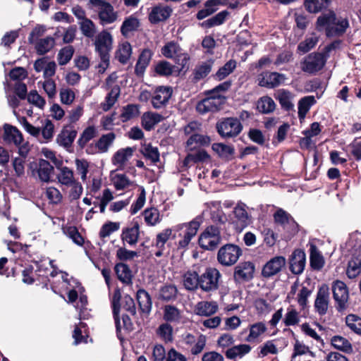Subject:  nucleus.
I'll return each instance as SVG.
<instances>
[{
    "mask_svg": "<svg viewBox=\"0 0 361 361\" xmlns=\"http://www.w3.org/2000/svg\"><path fill=\"white\" fill-rule=\"evenodd\" d=\"M172 94V89L169 87H158L152 97V104L154 109L165 106Z\"/></svg>",
    "mask_w": 361,
    "mask_h": 361,
    "instance_id": "6ab92c4d",
    "label": "nucleus"
},
{
    "mask_svg": "<svg viewBox=\"0 0 361 361\" xmlns=\"http://www.w3.org/2000/svg\"><path fill=\"white\" fill-rule=\"evenodd\" d=\"M275 98L279 102L281 107L286 110L290 111L293 108V104L291 100L293 98L292 93L286 90L280 89L275 93Z\"/></svg>",
    "mask_w": 361,
    "mask_h": 361,
    "instance_id": "c85d7f7f",
    "label": "nucleus"
},
{
    "mask_svg": "<svg viewBox=\"0 0 361 361\" xmlns=\"http://www.w3.org/2000/svg\"><path fill=\"white\" fill-rule=\"evenodd\" d=\"M4 140L7 144H14L16 146L20 145L23 142V135L16 128L8 124L4 126Z\"/></svg>",
    "mask_w": 361,
    "mask_h": 361,
    "instance_id": "4be33fe9",
    "label": "nucleus"
},
{
    "mask_svg": "<svg viewBox=\"0 0 361 361\" xmlns=\"http://www.w3.org/2000/svg\"><path fill=\"white\" fill-rule=\"evenodd\" d=\"M317 24L319 26H326V32L328 36H337L341 35L345 32L348 26V21L343 19L337 23L335 13L329 11L317 18Z\"/></svg>",
    "mask_w": 361,
    "mask_h": 361,
    "instance_id": "f03ea898",
    "label": "nucleus"
},
{
    "mask_svg": "<svg viewBox=\"0 0 361 361\" xmlns=\"http://www.w3.org/2000/svg\"><path fill=\"white\" fill-rule=\"evenodd\" d=\"M77 135V131L73 129H64L57 137V142L64 147L70 146Z\"/></svg>",
    "mask_w": 361,
    "mask_h": 361,
    "instance_id": "a18cd8bd",
    "label": "nucleus"
},
{
    "mask_svg": "<svg viewBox=\"0 0 361 361\" xmlns=\"http://www.w3.org/2000/svg\"><path fill=\"white\" fill-rule=\"evenodd\" d=\"M163 119V116L158 114L154 112H145L142 114L141 120H142V126L146 130H151L154 127L161 121Z\"/></svg>",
    "mask_w": 361,
    "mask_h": 361,
    "instance_id": "cd10ccee",
    "label": "nucleus"
},
{
    "mask_svg": "<svg viewBox=\"0 0 361 361\" xmlns=\"http://www.w3.org/2000/svg\"><path fill=\"white\" fill-rule=\"evenodd\" d=\"M267 330L266 326L262 322L255 323L250 326V334L246 338V341L252 342Z\"/></svg>",
    "mask_w": 361,
    "mask_h": 361,
    "instance_id": "338daca9",
    "label": "nucleus"
},
{
    "mask_svg": "<svg viewBox=\"0 0 361 361\" xmlns=\"http://www.w3.org/2000/svg\"><path fill=\"white\" fill-rule=\"evenodd\" d=\"M74 49L72 46H67L62 48L57 56L59 64L64 66L67 64L73 57Z\"/></svg>",
    "mask_w": 361,
    "mask_h": 361,
    "instance_id": "0e129e2a",
    "label": "nucleus"
},
{
    "mask_svg": "<svg viewBox=\"0 0 361 361\" xmlns=\"http://www.w3.org/2000/svg\"><path fill=\"white\" fill-rule=\"evenodd\" d=\"M242 255L241 249L233 244H226L221 247L217 254L218 262L224 266L234 264Z\"/></svg>",
    "mask_w": 361,
    "mask_h": 361,
    "instance_id": "0eeeda50",
    "label": "nucleus"
},
{
    "mask_svg": "<svg viewBox=\"0 0 361 361\" xmlns=\"http://www.w3.org/2000/svg\"><path fill=\"white\" fill-rule=\"evenodd\" d=\"M30 168L33 176L37 173L39 179L45 183L50 180V176L54 171V167L45 159H40L38 163H31Z\"/></svg>",
    "mask_w": 361,
    "mask_h": 361,
    "instance_id": "2eb2a0df",
    "label": "nucleus"
},
{
    "mask_svg": "<svg viewBox=\"0 0 361 361\" xmlns=\"http://www.w3.org/2000/svg\"><path fill=\"white\" fill-rule=\"evenodd\" d=\"M329 305V289L326 285H322L318 290L314 307L319 316L325 315Z\"/></svg>",
    "mask_w": 361,
    "mask_h": 361,
    "instance_id": "ddd939ff",
    "label": "nucleus"
},
{
    "mask_svg": "<svg viewBox=\"0 0 361 361\" xmlns=\"http://www.w3.org/2000/svg\"><path fill=\"white\" fill-rule=\"evenodd\" d=\"M135 149L130 147L118 149L112 157L113 164L119 169H123L132 158Z\"/></svg>",
    "mask_w": 361,
    "mask_h": 361,
    "instance_id": "aec40b11",
    "label": "nucleus"
},
{
    "mask_svg": "<svg viewBox=\"0 0 361 361\" xmlns=\"http://www.w3.org/2000/svg\"><path fill=\"white\" fill-rule=\"evenodd\" d=\"M221 274L214 268H209L200 277V286L205 291L214 290L218 288V281Z\"/></svg>",
    "mask_w": 361,
    "mask_h": 361,
    "instance_id": "9d476101",
    "label": "nucleus"
},
{
    "mask_svg": "<svg viewBox=\"0 0 361 361\" xmlns=\"http://www.w3.org/2000/svg\"><path fill=\"white\" fill-rule=\"evenodd\" d=\"M172 8L167 5L159 4L152 6L148 14V20L152 24H158L166 21L172 13Z\"/></svg>",
    "mask_w": 361,
    "mask_h": 361,
    "instance_id": "f8f14e48",
    "label": "nucleus"
},
{
    "mask_svg": "<svg viewBox=\"0 0 361 361\" xmlns=\"http://www.w3.org/2000/svg\"><path fill=\"white\" fill-rule=\"evenodd\" d=\"M236 61L231 59L226 62L218 71L213 75V78L216 80H222L230 75L236 68Z\"/></svg>",
    "mask_w": 361,
    "mask_h": 361,
    "instance_id": "c03bdc74",
    "label": "nucleus"
},
{
    "mask_svg": "<svg viewBox=\"0 0 361 361\" xmlns=\"http://www.w3.org/2000/svg\"><path fill=\"white\" fill-rule=\"evenodd\" d=\"M59 173L56 175V178L59 183L63 185H71L76 179L74 177V173L72 169L67 166H62L61 168L57 166Z\"/></svg>",
    "mask_w": 361,
    "mask_h": 361,
    "instance_id": "f704fd0d",
    "label": "nucleus"
},
{
    "mask_svg": "<svg viewBox=\"0 0 361 361\" xmlns=\"http://www.w3.org/2000/svg\"><path fill=\"white\" fill-rule=\"evenodd\" d=\"M178 290L173 285H166L162 286L159 293V298L163 300L169 301L176 298Z\"/></svg>",
    "mask_w": 361,
    "mask_h": 361,
    "instance_id": "680f3d73",
    "label": "nucleus"
},
{
    "mask_svg": "<svg viewBox=\"0 0 361 361\" xmlns=\"http://www.w3.org/2000/svg\"><path fill=\"white\" fill-rule=\"evenodd\" d=\"M153 53L148 49H145L138 57L135 67V73L137 76H142L148 66Z\"/></svg>",
    "mask_w": 361,
    "mask_h": 361,
    "instance_id": "a878e982",
    "label": "nucleus"
},
{
    "mask_svg": "<svg viewBox=\"0 0 361 361\" xmlns=\"http://www.w3.org/2000/svg\"><path fill=\"white\" fill-rule=\"evenodd\" d=\"M331 345L336 349L345 353H351L353 347L350 341L341 336H334L331 339Z\"/></svg>",
    "mask_w": 361,
    "mask_h": 361,
    "instance_id": "49530a36",
    "label": "nucleus"
},
{
    "mask_svg": "<svg viewBox=\"0 0 361 361\" xmlns=\"http://www.w3.org/2000/svg\"><path fill=\"white\" fill-rule=\"evenodd\" d=\"M115 138L116 135L114 133L103 135L96 143L98 151L101 153L106 152L109 148L112 145Z\"/></svg>",
    "mask_w": 361,
    "mask_h": 361,
    "instance_id": "37998d69",
    "label": "nucleus"
},
{
    "mask_svg": "<svg viewBox=\"0 0 361 361\" xmlns=\"http://www.w3.org/2000/svg\"><path fill=\"white\" fill-rule=\"evenodd\" d=\"M347 326L355 333L361 335V318L355 314H349L345 318Z\"/></svg>",
    "mask_w": 361,
    "mask_h": 361,
    "instance_id": "774afa93",
    "label": "nucleus"
},
{
    "mask_svg": "<svg viewBox=\"0 0 361 361\" xmlns=\"http://www.w3.org/2000/svg\"><path fill=\"white\" fill-rule=\"evenodd\" d=\"M121 298V294L120 290L118 289L115 290L111 298V305L113 309V314L115 320L116 328L118 332H119L121 329V319H119L118 317Z\"/></svg>",
    "mask_w": 361,
    "mask_h": 361,
    "instance_id": "2f4dec72",
    "label": "nucleus"
},
{
    "mask_svg": "<svg viewBox=\"0 0 361 361\" xmlns=\"http://www.w3.org/2000/svg\"><path fill=\"white\" fill-rule=\"evenodd\" d=\"M333 297L337 304V310H343L346 307L349 294L346 285L341 281H335L332 285Z\"/></svg>",
    "mask_w": 361,
    "mask_h": 361,
    "instance_id": "9b49d317",
    "label": "nucleus"
},
{
    "mask_svg": "<svg viewBox=\"0 0 361 361\" xmlns=\"http://www.w3.org/2000/svg\"><path fill=\"white\" fill-rule=\"evenodd\" d=\"M251 347L247 344L234 345L226 351V356L227 358L231 360L235 359L236 357L241 358L246 354L249 353Z\"/></svg>",
    "mask_w": 361,
    "mask_h": 361,
    "instance_id": "473e14b6",
    "label": "nucleus"
},
{
    "mask_svg": "<svg viewBox=\"0 0 361 361\" xmlns=\"http://www.w3.org/2000/svg\"><path fill=\"white\" fill-rule=\"evenodd\" d=\"M137 300L142 312L149 313L152 309V300L149 293L143 289L137 292Z\"/></svg>",
    "mask_w": 361,
    "mask_h": 361,
    "instance_id": "e433bc0d",
    "label": "nucleus"
},
{
    "mask_svg": "<svg viewBox=\"0 0 361 361\" xmlns=\"http://www.w3.org/2000/svg\"><path fill=\"white\" fill-rule=\"evenodd\" d=\"M319 39L317 36L307 37L298 45L297 50L302 54L307 53L312 49L317 44Z\"/></svg>",
    "mask_w": 361,
    "mask_h": 361,
    "instance_id": "e2e57ef3",
    "label": "nucleus"
},
{
    "mask_svg": "<svg viewBox=\"0 0 361 361\" xmlns=\"http://www.w3.org/2000/svg\"><path fill=\"white\" fill-rule=\"evenodd\" d=\"M218 310L216 302L202 301L197 305V313L201 316L209 317L214 314Z\"/></svg>",
    "mask_w": 361,
    "mask_h": 361,
    "instance_id": "ea45409f",
    "label": "nucleus"
},
{
    "mask_svg": "<svg viewBox=\"0 0 361 361\" xmlns=\"http://www.w3.org/2000/svg\"><path fill=\"white\" fill-rule=\"evenodd\" d=\"M161 54L166 58L173 59L179 61L180 56V47L178 42H168L161 49Z\"/></svg>",
    "mask_w": 361,
    "mask_h": 361,
    "instance_id": "c756f323",
    "label": "nucleus"
},
{
    "mask_svg": "<svg viewBox=\"0 0 361 361\" xmlns=\"http://www.w3.org/2000/svg\"><path fill=\"white\" fill-rule=\"evenodd\" d=\"M202 223V217L197 216L191 221L182 224V228H185L183 243L187 245L191 239L194 238Z\"/></svg>",
    "mask_w": 361,
    "mask_h": 361,
    "instance_id": "412c9836",
    "label": "nucleus"
},
{
    "mask_svg": "<svg viewBox=\"0 0 361 361\" xmlns=\"http://www.w3.org/2000/svg\"><path fill=\"white\" fill-rule=\"evenodd\" d=\"M255 265L250 262L239 263L235 267L233 278L237 282H245L253 278Z\"/></svg>",
    "mask_w": 361,
    "mask_h": 361,
    "instance_id": "dca6fc26",
    "label": "nucleus"
},
{
    "mask_svg": "<svg viewBox=\"0 0 361 361\" xmlns=\"http://www.w3.org/2000/svg\"><path fill=\"white\" fill-rule=\"evenodd\" d=\"M121 89L118 85H114L102 104V108L104 111H109L117 102L120 95Z\"/></svg>",
    "mask_w": 361,
    "mask_h": 361,
    "instance_id": "4c0bfd02",
    "label": "nucleus"
},
{
    "mask_svg": "<svg viewBox=\"0 0 361 361\" xmlns=\"http://www.w3.org/2000/svg\"><path fill=\"white\" fill-rule=\"evenodd\" d=\"M140 235V228L137 223H135L132 227H128L123 229L121 239L130 245H135L138 240Z\"/></svg>",
    "mask_w": 361,
    "mask_h": 361,
    "instance_id": "bb28decb",
    "label": "nucleus"
},
{
    "mask_svg": "<svg viewBox=\"0 0 361 361\" xmlns=\"http://www.w3.org/2000/svg\"><path fill=\"white\" fill-rule=\"evenodd\" d=\"M316 100L313 96L302 97L298 102V117L303 118L309 111L310 107L314 104Z\"/></svg>",
    "mask_w": 361,
    "mask_h": 361,
    "instance_id": "8fccbe9b",
    "label": "nucleus"
},
{
    "mask_svg": "<svg viewBox=\"0 0 361 361\" xmlns=\"http://www.w3.org/2000/svg\"><path fill=\"white\" fill-rule=\"evenodd\" d=\"M235 222L241 231L250 223V218L245 209V204H238L233 210Z\"/></svg>",
    "mask_w": 361,
    "mask_h": 361,
    "instance_id": "5701e85b",
    "label": "nucleus"
},
{
    "mask_svg": "<svg viewBox=\"0 0 361 361\" xmlns=\"http://www.w3.org/2000/svg\"><path fill=\"white\" fill-rule=\"evenodd\" d=\"M140 152L147 159L149 160L153 164H156L159 161L158 148L153 147L150 144L142 145L140 149Z\"/></svg>",
    "mask_w": 361,
    "mask_h": 361,
    "instance_id": "09e8293b",
    "label": "nucleus"
},
{
    "mask_svg": "<svg viewBox=\"0 0 361 361\" xmlns=\"http://www.w3.org/2000/svg\"><path fill=\"white\" fill-rule=\"evenodd\" d=\"M78 25L84 36L89 38H92L94 36L96 33V25L92 20L87 18L82 21H79Z\"/></svg>",
    "mask_w": 361,
    "mask_h": 361,
    "instance_id": "6e6d98bb",
    "label": "nucleus"
},
{
    "mask_svg": "<svg viewBox=\"0 0 361 361\" xmlns=\"http://www.w3.org/2000/svg\"><path fill=\"white\" fill-rule=\"evenodd\" d=\"M310 265L312 268L315 270L321 269L324 264V261L322 255L320 254L317 247L314 245H312L310 246Z\"/></svg>",
    "mask_w": 361,
    "mask_h": 361,
    "instance_id": "79ce46f5",
    "label": "nucleus"
},
{
    "mask_svg": "<svg viewBox=\"0 0 361 361\" xmlns=\"http://www.w3.org/2000/svg\"><path fill=\"white\" fill-rule=\"evenodd\" d=\"M257 109L259 112L268 114L275 110L276 104L270 97L263 96L257 100Z\"/></svg>",
    "mask_w": 361,
    "mask_h": 361,
    "instance_id": "72a5a7b5",
    "label": "nucleus"
},
{
    "mask_svg": "<svg viewBox=\"0 0 361 361\" xmlns=\"http://www.w3.org/2000/svg\"><path fill=\"white\" fill-rule=\"evenodd\" d=\"M142 215L148 226H155L161 221L159 210L154 207L146 209L142 212Z\"/></svg>",
    "mask_w": 361,
    "mask_h": 361,
    "instance_id": "5fc2aeb1",
    "label": "nucleus"
},
{
    "mask_svg": "<svg viewBox=\"0 0 361 361\" xmlns=\"http://www.w3.org/2000/svg\"><path fill=\"white\" fill-rule=\"evenodd\" d=\"M214 63V61L213 59H209L198 63L193 71L192 80L196 82L207 77L212 71Z\"/></svg>",
    "mask_w": 361,
    "mask_h": 361,
    "instance_id": "b1692460",
    "label": "nucleus"
},
{
    "mask_svg": "<svg viewBox=\"0 0 361 361\" xmlns=\"http://www.w3.org/2000/svg\"><path fill=\"white\" fill-rule=\"evenodd\" d=\"M286 259L283 256H276L270 259L263 267L262 275L264 278L269 279L278 274L285 268Z\"/></svg>",
    "mask_w": 361,
    "mask_h": 361,
    "instance_id": "1a4fd4ad",
    "label": "nucleus"
},
{
    "mask_svg": "<svg viewBox=\"0 0 361 361\" xmlns=\"http://www.w3.org/2000/svg\"><path fill=\"white\" fill-rule=\"evenodd\" d=\"M306 255L303 250L298 249L293 252L289 259L290 271L295 275H299L304 271Z\"/></svg>",
    "mask_w": 361,
    "mask_h": 361,
    "instance_id": "f3484780",
    "label": "nucleus"
},
{
    "mask_svg": "<svg viewBox=\"0 0 361 361\" xmlns=\"http://www.w3.org/2000/svg\"><path fill=\"white\" fill-rule=\"evenodd\" d=\"M55 44V40L52 37H47L40 39L35 44V49L38 54L43 55L49 52Z\"/></svg>",
    "mask_w": 361,
    "mask_h": 361,
    "instance_id": "de8ad7c7",
    "label": "nucleus"
},
{
    "mask_svg": "<svg viewBox=\"0 0 361 361\" xmlns=\"http://www.w3.org/2000/svg\"><path fill=\"white\" fill-rule=\"evenodd\" d=\"M327 56L321 52H312L305 56L300 63V69L307 73L315 75L325 66Z\"/></svg>",
    "mask_w": 361,
    "mask_h": 361,
    "instance_id": "20e7f679",
    "label": "nucleus"
},
{
    "mask_svg": "<svg viewBox=\"0 0 361 361\" xmlns=\"http://www.w3.org/2000/svg\"><path fill=\"white\" fill-rule=\"evenodd\" d=\"M221 240V227L216 226H207L198 239L200 246L207 250L216 249Z\"/></svg>",
    "mask_w": 361,
    "mask_h": 361,
    "instance_id": "39448f33",
    "label": "nucleus"
},
{
    "mask_svg": "<svg viewBox=\"0 0 361 361\" xmlns=\"http://www.w3.org/2000/svg\"><path fill=\"white\" fill-rule=\"evenodd\" d=\"M361 272V259L354 258L348 262L346 271L347 276L350 279H355Z\"/></svg>",
    "mask_w": 361,
    "mask_h": 361,
    "instance_id": "69168bd1",
    "label": "nucleus"
},
{
    "mask_svg": "<svg viewBox=\"0 0 361 361\" xmlns=\"http://www.w3.org/2000/svg\"><path fill=\"white\" fill-rule=\"evenodd\" d=\"M111 178L114 186L117 190L135 187V183L130 180L126 174L111 172Z\"/></svg>",
    "mask_w": 361,
    "mask_h": 361,
    "instance_id": "393cba45",
    "label": "nucleus"
},
{
    "mask_svg": "<svg viewBox=\"0 0 361 361\" xmlns=\"http://www.w3.org/2000/svg\"><path fill=\"white\" fill-rule=\"evenodd\" d=\"M131 54L132 47L129 42H125L119 46L116 51V58L119 62L125 64L130 59Z\"/></svg>",
    "mask_w": 361,
    "mask_h": 361,
    "instance_id": "3c124183",
    "label": "nucleus"
},
{
    "mask_svg": "<svg viewBox=\"0 0 361 361\" xmlns=\"http://www.w3.org/2000/svg\"><path fill=\"white\" fill-rule=\"evenodd\" d=\"M210 139L207 136L202 135L197 133L192 135L187 141V147L192 150L197 148L200 145H208Z\"/></svg>",
    "mask_w": 361,
    "mask_h": 361,
    "instance_id": "864d4df0",
    "label": "nucleus"
},
{
    "mask_svg": "<svg viewBox=\"0 0 361 361\" xmlns=\"http://www.w3.org/2000/svg\"><path fill=\"white\" fill-rule=\"evenodd\" d=\"M139 27V19L134 16H130L126 18L123 22L121 32L123 36L127 37L130 32L136 31Z\"/></svg>",
    "mask_w": 361,
    "mask_h": 361,
    "instance_id": "7c9ffc66",
    "label": "nucleus"
},
{
    "mask_svg": "<svg viewBox=\"0 0 361 361\" xmlns=\"http://www.w3.org/2000/svg\"><path fill=\"white\" fill-rule=\"evenodd\" d=\"M209 158V154L204 150H198L189 153L183 161V166H189L192 163L204 162Z\"/></svg>",
    "mask_w": 361,
    "mask_h": 361,
    "instance_id": "58836bf2",
    "label": "nucleus"
},
{
    "mask_svg": "<svg viewBox=\"0 0 361 361\" xmlns=\"http://www.w3.org/2000/svg\"><path fill=\"white\" fill-rule=\"evenodd\" d=\"M139 106L136 104H128L123 107L121 118L123 122H126L138 116Z\"/></svg>",
    "mask_w": 361,
    "mask_h": 361,
    "instance_id": "13d9d810",
    "label": "nucleus"
},
{
    "mask_svg": "<svg viewBox=\"0 0 361 361\" xmlns=\"http://www.w3.org/2000/svg\"><path fill=\"white\" fill-rule=\"evenodd\" d=\"M95 49L101 59L99 67L103 71L109 66V52L112 49V36L107 31L101 32L96 37Z\"/></svg>",
    "mask_w": 361,
    "mask_h": 361,
    "instance_id": "7ed1b4c3",
    "label": "nucleus"
},
{
    "mask_svg": "<svg viewBox=\"0 0 361 361\" xmlns=\"http://www.w3.org/2000/svg\"><path fill=\"white\" fill-rule=\"evenodd\" d=\"M330 4V0H305L306 10L312 13H316L326 8Z\"/></svg>",
    "mask_w": 361,
    "mask_h": 361,
    "instance_id": "a19ab883",
    "label": "nucleus"
},
{
    "mask_svg": "<svg viewBox=\"0 0 361 361\" xmlns=\"http://www.w3.org/2000/svg\"><path fill=\"white\" fill-rule=\"evenodd\" d=\"M87 5L90 10L97 13L102 25L112 24L118 20V12L105 0H88Z\"/></svg>",
    "mask_w": 361,
    "mask_h": 361,
    "instance_id": "f257e3e1",
    "label": "nucleus"
},
{
    "mask_svg": "<svg viewBox=\"0 0 361 361\" xmlns=\"http://www.w3.org/2000/svg\"><path fill=\"white\" fill-rule=\"evenodd\" d=\"M115 271L121 281L125 283H129L131 282V271L127 264L123 263L117 264L115 267Z\"/></svg>",
    "mask_w": 361,
    "mask_h": 361,
    "instance_id": "603ef678",
    "label": "nucleus"
},
{
    "mask_svg": "<svg viewBox=\"0 0 361 361\" xmlns=\"http://www.w3.org/2000/svg\"><path fill=\"white\" fill-rule=\"evenodd\" d=\"M216 130L222 137H236L243 130L240 121L235 118H227L216 123Z\"/></svg>",
    "mask_w": 361,
    "mask_h": 361,
    "instance_id": "423d86ee",
    "label": "nucleus"
},
{
    "mask_svg": "<svg viewBox=\"0 0 361 361\" xmlns=\"http://www.w3.org/2000/svg\"><path fill=\"white\" fill-rule=\"evenodd\" d=\"M208 97L200 102L196 106L197 111L202 114L212 111H219L224 103L225 97L221 94H207Z\"/></svg>",
    "mask_w": 361,
    "mask_h": 361,
    "instance_id": "6e6552de",
    "label": "nucleus"
},
{
    "mask_svg": "<svg viewBox=\"0 0 361 361\" xmlns=\"http://www.w3.org/2000/svg\"><path fill=\"white\" fill-rule=\"evenodd\" d=\"M212 149L216 152L221 157L226 159H231L234 154V148L233 147L221 143L214 144Z\"/></svg>",
    "mask_w": 361,
    "mask_h": 361,
    "instance_id": "052dcab7",
    "label": "nucleus"
},
{
    "mask_svg": "<svg viewBox=\"0 0 361 361\" xmlns=\"http://www.w3.org/2000/svg\"><path fill=\"white\" fill-rule=\"evenodd\" d=\"M276 223L281 225L284 229H286L290 233L297 232L298 224L293 218L286 211L279 209L274 214Z\"/></svg>",
    "mask_w": 361,
    "mask_h": 361,
    "instance_id": "a211bd4d",
    "label": "nucleus"
},
{
    "mask_svg": "<svg viewBox=\"0 0 361 361\" xmlns=\"http://www.w3.org/2000/svg\"><path fill=\"white\" fill-rule=\"evenodd\" d=\"M229 14L230 13L228 11H222L218 13L216 16L203 21L201 23V26L202 27L210 28L214 26L221 25L225 22Z\"/></svg>",
    "mask_w": 361,
    "mask_h": 361,
    "instance_id": "c9c22d12",
    "label": "nucleus"
},
{
    "mask_svg": "<svg viewBox=\"0 0 361 361\" xmlns=\"http://www.w3.org/2000/svg\"><path fill=\"white\" fill-rule=\"evenodd\" d=\"M286 80V75L278 72H265L259 75V85L267 88L279 86Z\"/></svg>",
    "mask_w": 361,
    "mask_h": 361,
    "instance_id": "4468645a",
    "label": "nucleus"
},
{
    "mask_svg": "<svg viewBox=\"0 0 361 361\" xmlns=\"http://www.w3.org/2000/svg\"><path fill=\"white\" fill-rule=\"evenodd\" d=\"M175 66L166 61H160L154 66V72L159 76L168 77L174 71Z\"/></svg>",
    "mask_w": 361,
    "mask_h": 361,
    "instance_id": "4d7b16f0",
    "label": "nucleus"
},
{
    "mask_svg": "<svg viewBox=\"0 0 361 361\" xmlns=\"http://www.w3.org/2000/svg\"><path fill=\"white\" fill-rule=\"evenodd\" d=\"M183 284L188 290H195L200 286V278L195 271H188L184 275Z\"/></svg>",
    "mask_w": 361,
    "mask_h": 361,
    "instance_id": "bf43d9fd",
    "label": "nucleus"
}]
</instances>
